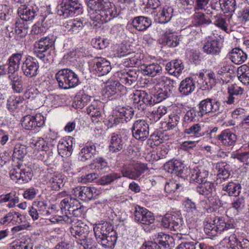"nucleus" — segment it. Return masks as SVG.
Instances as JSON below:
<instances>
[{"label":"nucleus","mask_w":249,"mask_h":249,"mask_svg":"<svg viewBox=\"0 0 249 249\" xmlns=\"http://www.w3.org/2000/svg\"><path fill=\"white\" fill-rule=\"evenodd\" d=\"M91 20L98 23L110 21L117 15L115 6L108 0H86Z\"/></svg>","instance_id":"obj_1"},{"label":"nucleus","mask_w":249,"mask_h":249,"mask_svg":"<svg viewBox=\"0 0 249 249\" xmlns=\"http://www.w3.org/2000/svg\"><path fill=\"white\" fill-rule=\"evenodd\" d=\"M55 78L59 87L65 89L74 88L80 82L77 74L68 68L61 69L57 72Z\"/></svg>","instance_id":"obj_2"},{"label":"nucleus","mask_w":249,"mask_h":249,"mask_svg":"<svg viewBox=\"0 0 249 249\" xmlns=\"http://www.w3.org/2000/svg\"><path fill=\"white\" fill-rule=\"evenodd\" d=\"M162 225L164 228L177 231V233L184 234L182 231L184 224L179 212L167 213L162 218Z\"/></svg>","instance_id":"obj_3"},{"label":"nucleus","mask_w":249,"mask_h":249,"mask_svg":"<svg viewBox=\"0 0 249 249\" xmlns=\"http://www.w3.org/2000/svg\"><path fill=\"white\" fill-rule=\"evenodd\" d=\"M89 69L99 76L108 74L111 70L110 63L106 59L97 57L89 62Z\"/></svg>","instance_id":"obj_4"},{"label":"nucleus","mask_w":249,"mask_h":249,"mask_svg":"<svg viewBox=\"0 0 249 249\" xmlns=\"http://www.w3.org/2000/svg\"><path fill=\"white\" fill-rule=\"evenodd\" d=\"M21 69L25 76L33 78L39 72V63L35 58L28 56L23 61Z\"/></svg>","instance_id":"obj_5"},{"label":"nucleus","mask_w":249,"mask_h":249,"mask_svg":"<svg viewBox=\"0 0 249 249\" xmlns=\"http://www.w3.org/2000/svg\"><path fill=\"white\" fill-rule=\"evenodd\" d=\"M220 105L219 102L211 98L204 99L200 101L198 105L199 110L197 111V115L202 117L208 113L219 111Z\"/></svg>","instance_id":"obj_6"},{"label":"nucleus","mask_w":249,"mask_h":249,"mask_svg":"<svg viewBox=\"0 0 249 249\" xmlns=\"http://www.w3.org/2000/svg\"><path fill=\"white\" fill-rule=\"evenodd\" d=\"M132 132L133 136L136 139L144 141L149 136V125L144 120H138L133 124Z\"/></svg>","instance_id":"obj_7"},{"label":"nucleus","mask_w":249,"mask_h":249,"mask_svg":"<svg viewBox=\"0 0 249 249\" xmlns=\"http://www.w3.org/2000/svg\"><path fill=\"white\" fill-rule=\"evenodd\" d=\"M61 8L65 17L78 15L81 13V4L78 0H62Z\"/></svg>","instance_id":"obj_8"},{"label":"nucleus","mask_w":249,"mask_h":249,"mask_svg":"<svg viewBox=\"0 0 249 249\" xmlns=\"http://www.w3.org/2000/svg\"><path fill=\"white\" fill-rule=\"evenodd\" d=\"M134 215L135 220L142 224L149 225L153 223L155 221L153 213L138 205L135 208Z\"/></svg>","instance_id":"obj_9"},{"label":"nucleus","mask_w":249,"mask_h":249,"mask_svg":"<svg viewBox=\"0 0 249 249\" xmlns=\"http://www.w3.org/2000/svg\"><path fill=\"white\" fill-rule=\"evenodd\" d=\"M44 123V117L41 114H37L35 116L26 115L21 120L23 128L30 130L43 126Z\"/></svg>","instance_id":"obj_10"},{"label":"nucleus","mask_w":249,"mask_h":249,"mask_svg":"<svg viewBox=\"0 0 249 249\" xmlns=\"http://www.w3.org/2000/svg\"><path fill=\"white\" fill-rule=\"evenodd\" d=\"M145 168L144 164L138 163L133 165L124 166L121 169V172L122 177L136 179L143 173Z\"/></svg>","instance_id":"obj_11"},{"label":"nucleus","mask_w":249,"mask_h":249,"mask_svg":"<svg viewBox=\"0 0 249 249\" xmlns=\"http://www.w3.org/2000/svg\"><path fill=\"white\" fill-rule=\"evenodd\" d=\"M114 77L117 78L122 84L129 86L135 84L138 74L135 70H123L116 72Z\"/></svg>","instance_id":"obj_12"},{"label":"nucleus","mask_w":249,"mask_h":249,"mask_svg":"<svg viewBox=\"0 0 249 249\" xmlns=\"http://www.w3.org/2000/svg\"><path fill=\"white\" fill-rule=\"evenodd\" d=\"M124 88L119 79L114 77V74L111 77L106 83L103 90V94L107 97H111L120 91Z\"/></svg>","instance_id":"obj_13"},{"label":"nucleus","mask_w":249,"mask_h":249,"mask_svg":"<svg viewBox=\"0 0 249 249\" xmlns=\"http://www.w3.org/2000/svg\"><path fill=\"white\" fill-rule=\"evenodd\" d=\"M212 34L213 37L211 36H209L210 39L204 43L203 50L208 54L217 55L220 52V43L217 39H215L218 34H216V36L214 33H213Z\"/></svg>","instance_id":"obj_14"},{"label":"nucleus","mask_w":249,"mask_h":249,"mask_svg":"<svg viewBox=\"0 0 249 249\" xmlns=\"http://www.w3.org/2000/svg\"><path fill=\"white\" fill-rule=\"evenodd\" d=\"M190 180L198 184L206 181L209 176V171L205 167L198 166L190 169Z\"/></svg>","instance_id":"obj_15"},{"label":"nucleus","mask_w":249,"mask_h":249,"mask_svg":"<svg viewBox=\"0 0 249 249\" xmlns=\"http://www.w3.org/2000/svg\"><path fill=\"white\" fill-rule=\"evenodd\" d=\"M38 8L36 6L33 7L32 5H20L18 10V13L20 18L25 21L32 20L36 16Z\"/></svg>","instance_id":"obj_16"},{"label":"nucleus","mask_w":249,"mask_h":249,"mask_svg":"<svg viewBox=\"0 0 249 249\" xmlns=\"http://www.w3.org/2000/svg\"><path fill=\"white\" fill-rule=\"evenodd\" d=\"M203 127V125L201 124H194L191 125H188V126L183 127V132L185 135H188L189 139L200 140L205 135Z\"/></svg>","instance_id":"obj_17"},{"label":"nucleus","mask_w":249,"mask_h":249,"mask_svg":"<svg viewBox=\"0 0 249 249\" xmlns=\"http://www.w3.org/2000/svg\"><path fill=\"white\" fill-rule=\"evenodd\" d=\"M213 222L216 224V229L218 233L222 231H230V233H233L234 229V225L230 220L222 216H216L213 220Z\"/></svg>","instance_id":"obj_18"},{"label":"nucleus","mask_w":249,"mask_h":249,"mask_svg":"<svg viewBox=\"0 0 249 249\" xmlns=\"http://www.w3.org/2000/svg\"><path fill=\"white\" fill-rule=\"evenodd\" d=\"M195 80L191 77H188L180 82L178 91L182 96H185L190 95L195 91Z\"/></svg>","instance_id":"obj_19"},{"label":"nucleus","mask_w":249,"mask_h":249,"mask_svg":"<svg viewBox=\"0 0 249 249\" xmlns=\"http://www.w3.org/2000/svg\"><path fill=\"white\" fill-rule=\"evenodd\" d=\"M108 149L109 152L116 153L121 151L124 146V141L121 136L116 133L111 134L109 140Z\"/></svg>","instance_id":"obj_20"},{"label":"nucleus","mask_w":249,"mask_h":249,"mask_svg":"<svg viewBox=\"0 0 249 249\" xmlns=\"http://www.w3.org/2000/svg\"><path fill=\"white\" fill-rule=\"evenodd\" d=\"M88 229L86 225L81 222H78L76 224L72 225L70 231L72 236L82 241L87 237Z\"/></svg>","instance_id":"obj_21"},{"label":"nucleus","mask_w":249,"mask_h":249,"mask_svg":"<svg viewBox=\"0 0 249 249\" xmlns=\"http://www.w3.org/2000/svg\"><path fill=\"white\" fill-rule=\"evenodd\" d=\"M132 95L134 103L140 104V107L144 105H152V95L148 94L145 91L137 90Z\"/></svg>","instance_id":"obj_22"},{"label":"nucleus","mask_w":249,"mask_h":249,"mask_svg":"<svg viewBox=\"0 0 249 249\" xmlns=\"http://www.w3.org/2000/svg\"><path fill=\"white\" fill-rule=\"evenodd\" d=\"M196 191L199 195L204 197L209 198L214 194L215 187L211 181H205L199 184L196 188Z\"/></svg>","instance_id":"obj_23"},{"label":"nucleus","mask_w":249,"mask_h":249,"mask_svg":"<svg viewBox=\"0 0 249 249\" xmlns=\"http://www.w3.org/2000/svg\"><path fill=\"white\" fill-rule=\"evenodd\" d=\"M216 138L223 145L226 146H233L236 142L237 136L230 129H225L217 136Z\"/></svg>","instance_id":"obj_24"},{"label":"nucleus","mask_w":249,"mask_h":249,"mask_svg":"<svg viewBox=\"0 0 249 249\" xmlns=\"http://www.w3.org/2000/svg\"><path fill=\"white\" fill-rule=\"evenodd\" d=\"M97 154L96 146L92 142H87L85 146L81 149L78 155V159L82 161L92 158Z\"/></svg>","instance_id":"obj_25"},{"label":"nucleus","mask_w":249,"mask_h":249,"mask_svg":"<svg viewBox=\"0 0 249 249\" xmlns=\"http://www.w3.org/2000/svg\"><path fill=\"white\" fill-rule=\"evenodd\" d=\"M72 139L69 138L67 140L61 139L57 145L58 153L62 157H68L72 152Z\"/></svg>","instance_id":"obj_26"},{"label":"nucleus","mask_w":249,"mask_h":249,"mask_svg":"<svg viewBox=\"0 0 249 249\" xmlns=\"http://www.w3.org/2000/svg\"><path fill=\"white\" fill-rule=\"evenodd\" d=\"M173 8L171 6L166 5L161 10L157 13L154 17L157 22L165 23L171 20L173 16Z\"/></svg>","instance_id":"obj_27"},{"label":"nucleus","mask_w":249,"mask_h":249,"mask_svg":"<svg viewBox=\"0 0 249 249\" xmlns=\"http://www.w3.org/2000/svg\"><path fill=\"white\" fill-rule=\"evenodd\" d=\"M48 208L47 203L43 201H34L29 210V215L34 220H37L42 214L44 210Z\"/></svg>","instance_id":"obj_28"},{"label":"nucleus","mask_w":249,"mask_h":249,"mask_svg":"<svg viewBox=\"0 0 249 249\" xmlns=\"http://www.w3.org/2000/svg\"><path fill=\"white\" fill-rule=\"evenodd\" d=\"M63 29L68 34H76L81 30L84 26L81 19H73L64 23Z\"/></svg>","instance_id":"obj_29"},{"label":"nucleus","mask_w":249,"mask_h":249,"mask_svg":"<svg viewBox=\"0 0 249 249\" xmlns=\"http://www.w3.org/2000/svg\"><path fill=\"white\" fill-rule=\"evenodd\" d=\"M23 53H17L12 54L8 59V72H17L19 68Z\"/></svg>","instance_id":"obj_30"},{"label":"nucleus","mask_w":249,"mask_h":249,"mask_svg":"<svg viewBox=\"0 0 249 249\" xmlns=\"http://www.w3.org/2000/svg\"><path fill=\"white\" fill-rule=\"evenodd\" d=\"M229 59L235 64H240L247 59V55L241 49L235 48L228 54Z\"/></svg>","instance_id":"obj_31"},{"label":"nucleus","mask_w":249,"mask_h":249,"mask_svg":"<svg viewBox=\"0 0 249 249\" xmlns=\"http://www.w3.org/2000/svg\"><path fill=\"white\" fill-rule=\"evenodd\" d=\"M113 230V226L107 222H104L102 224H99L94 228L95 236L97 239H101L104 238V236L107 235L108 232H110Z\"/></svg>","instance_id":"obj_32"},{"label":"nucleus","mask_w":249,"mask_h":249,"mask_svg":"<svg viewBox=\"0 0 249 249\" xmlns=\"http://www.w3.org/2000/svg\"><path fill=\"white\" fill-rule=\"evenodd\" d=\"M152 20L150 18L144 16H139L135 18L132 25L137 30L142 31L146 30L151 26Z\"/></svg>","instance_id":"obj_33"},{"label":"nucleus","mask_w":249,"mask_h":249,"mask_svg":"<svg viewBox=\"0 0 249 249\" xmlns=\"http://www.w3.org/2000/svg\"><path fill=\"white\" fill-rule=\"evenodd\" d=\"M184 68L182 62L180 60H173L168 62L165 66L166 70L175 76H178L182 72Z\"/></svg>","instance_id":"obj_34"},{"label":"nucleus","mask_w":249,"mask_h":249,"mask_svg":"<svg viewBox=\"0 0 249 249\" xmlns=\"http://www.w3.org/2000/svg\"><path fill=\"white\" fill-rule=\"evenodd\" d=\"M216 4L219 5L224 13L232 14L236 8V0H218Z\"/></svg>","instance_id":"obj_35"},{"label":"nucleus","mask_w":249,"mask_h":249,"mask_svg":"<svg viewBox=\"0 0 249 249\" xmlns=\"http://www.w3.org/2000/svg\"><path fill=\"white\" fill-rule=\"evenodd\" d=\"M100 191L95 187L82 186L81 199L85 201L96 198Z\"/></svg>","instance_id":"obj_36"},{"label":"nucleus","mask_w":249,"mask_h":249,"mask_svg":"<svg viewBox=\"0 0 249 249\" xmlns=\"http://www.w3.org/2000/svg\"><path fill=\"white\" fill-rule=\"evenodd\" d=\"M101 105L100 101L93 99L87 109L88 114L92 118L93 121H96V119L101 117Z\"/></svg>","instance_id":"obj_37"},{"label":"nucleus","mask_w":249,"mask_h":249,"mask_svg":"<svg viewBox=\"0 0 249 249\" xmlns=\"http://www.w3.org/2000/svg\"><path fill=\"white\" fill-rule=\"evenodd\" d=\"M107 235L104 238L97 240L98 242L106 248H112L115 244L117 239V233L114 230L107 233Z\"/></svg>","instance_id":"obj_38"},{"label":"nucleus","mask_w":249,"mask_h":249,"mask_svg":"<svg viewBox=\"0 0 249 249\" xmlns=\"http://www.w3.org/2000/svg\"><path fill=\"white\" fill-rule=\"evenodd\" d=\"M79 205V201L71 196H67L66 198L62 199L60 202V208L62 211L69 212Z\"/></svg>","instance_id":"obj_39"},{"label":"nucleus","mask_w":249,"mask_h":249,"mask_svg":"<svg viewBox=\"0 0 249 249\" xmlns=\"http://www.w3.org/2000/svg\"><path fill=\"white\" fill-rule=\"evenodd\" d=\"M222 190L225 191L230 196H238L241 192V186L239 183L229 182L223 184Z\"/></svg>","instance_id":"obj_40"},{"label":"nucleus","mask_w":249,"mask_h":249,"mask_svg":"<svg viewBox=\"0 0 249 249\" xmlns=\"http://www.w3.org/2000/svg\"><path fill=\"white\" fill-rule=\"evenodd\" d=\"M116 112L117 116H121L123 118V120L125 122L130 121L134 114V109L129 106L119 107L117 109H116Z\"/></svg>","instance_id":"obj_41"},{"label":"nucleus","mask_w":249,"mask_h":249,"mask_svg":"<svg viewBox=\"0 0 249 249\" xmlns=\"http://www.w3.org/2000/svg\"><path fill=\"white\" fill-rule=\"evenodd\" d=\"M162 72V67L158 63H152L144 66L143 73L144 75L154 77Z\"/></svg>","instance_id":"obj_42"},{"label":"nucleus","mask_w":249,"mask_h":249,"mask_svg":"<svg viewBox=\"0 0 249 249\" xmlns=\"http://www.w3.org/2000/svg\"><path fill=\"white\" fill-rule=\"evenodd\" d=\"M238 79L244 85H249V67L247 65H243L237 69V71Z\"/></svg>","instance_id":"obj_43"},{"label":"nucleus","mask_w":249,"mask_h":249,"mask_svg":"<svg viewBox=\"0 0 249 249\" xmlns=\"http://www.w3.org/2000/svg\"><path fill=\"white\" fill-rule=\"evenodd\" d=\"M23 98L20 96H11L7 101L6 107L10 112H14L23 102Z\"/></svg>","instance_id":"obj_44"},{"label":"nucleus","mask_w":249,"mask_h":249,"mask_svg":"<svg viewBox=\"0 0 249 249\" xmlns=\"http://www.w3.org/2000/svg\"><path fill=\"white\" fill-rule=\"evenodd\" d=\"M172 239L170 235L163 233H157L154 235V242H157L160 247L165 248L169 247V243L172 242Z\"/></svg>","instance_id":"obj_45"},{"label":"nucleus","mask_w":249,"mask_h":249,"mask_svg":"<svg viewBox=\"0 0 249 249\" xmlns=\"http://www.w3.org/2000/svg\"><path fill=\"white\" fill-rule=\"evenodd\" d=\"M0 201L2 202H9L8 206L9 208H12L18 203L19 198L16 192L11 191L9 193L1 196Z\"/></svg>","instance_id":"obj_46"},{"label":"nucleus","mask_w":249,"mask_h":249,"mask_svg":"<svg viewBox=\"0 0 249 249\" xmlns=\"http://www.w3.org/2000/svg\"><path fill=\"white\" fill-rule=\"evenodd\" d=\"M55 42V37L53 36H47L40 38L37 45V49L49 50L52 48Z\"/></svg>","instance_id":"obj_47"},{"label":"nucleus","mask_w":249,"mask_h":249,"mask_svg":"<svg viewBox=\"0 0 249 249\" xmlns=\"http://www.w3.org/2000/svg\"><path fill=\"white\" fill-rule=\"evenodd\" d=\"M89 168L96 171H100L108 167V162L103 157H97L94 159L92 162L89 165Z\"/></svg>","instance_id":"obj_48"},{"label":"nucleus","mask_w":249,"mask_h":249,"mask_svg":"<svg viewBox=\"0 0 249 249\" xmlns=\"http://www.w3.org/2000/svg\"><path fill=\"white\" fill-rule=\"evenodd\" d=\"M180 38V36H178L177 34H168L166 32L163 42L169 47H175L179 44Z\"/></svg>","instance_id":"obj_49"},{"label":"nucleus","mask_w":249,"mask_h":249,"mask_svg":"<svg viewBox=\"0 0 249 249\" xmlns=\"http://www.w3.org/2000/svg\"><path fill=\"white\" fill-rule=\"evenodd\" d=\"M211 20L212 21L213 24L216 27L220 28L221 30L227 32L228 30V23L226 22V18H223V15L221 14H217L212 17Z\"/></svg>","instance_id":"obj_50"},{"label":"nucleus","mask_w":249,"mask_h":249,"mask_svg":"<svg viewBox=\"0 0 249 249\" xmlns=\"http://www.w3.org/2000/svg\"><path fill=\"white\" fill-rule=\"evenodd\" d=\"M196 114H197V111L194 108H192L190 110H188L185 114L183 119H182V126L186 127L188 126V125L196 121Z\"/></svg>","instance_id":"obj_51"},{"label":"nucleus","mask_w":249,"mask_h":249,"mask_svg":"<svg viewBox=\"0 0 249 249\" xmlns=\"http://www.w3.org/2000/svg\"><path fill=\"white\" fill-rule=\"evenodd\" d=\"M125 57L124 63L125 66L129 67H135L141 64V60L139 59V55H136L134 53H128L124 55Z\"/></svg>","instance_id":"obj_52"},{"label":"nucleus","mask_w":249,"mask_h":249,"mask_svg":"<svg viewBox=\"0 0 249 249\" xmlns=\"http://www.w3.org/2000/svg\"><path fill=\"white\" fill-rule=\"evenodd\" d=\"M47 22V18L42 20V23L37 22L32 27V33L34 35H41L46 32L48 29L49 25H46Z\"/></svg>","instance_id":"obj_53"},{"label":"nucleus","mask_w":249,"mask_h":249,"mask_svg":"<svg viewBox=\"0 0 249 249\" xmlns=\"http://www.w3.org/2000/svg\"><path fill=\"white\" fill-rule=\"evenodd\" d=\"M121 177V176L119 174L112 172L102 177L98 182L102 185H107Z\"/></svg>","instance_id":"obj_54"},{"label":"nucleus","mask_w":249,"mask_h":249,"mask_svg":"<svg viewBox=\"0 0 249 249\" xmlns=\"http://www.w3.org/2000/svg\"><path fill=\"white\" fill-rule=\"evenodd\" d=\"M47 177L49 182L52 184L54 187L60 188V186L63 184L62 176L58 173H54L53 174L48 173Z\"/></svg>","instance_id":"obj_55"},{"label":"nucleus","mask_w":249,"mask_h":249,"mask_svg":"<svg viewBox=\"0 0 249 249\" xmlns=\"http://www.w3.org/2000/svg\"><path fill=\"white\" fill-rule=\"evenodd\" d=\"M26 154L27 148L25 145L20 143H17L15 145L13 152L14 157L21 160L23 158Z\"/></svg>","instance_id":"obj_56"},{"label":"nucleus","mask_w":249,"mask_h":249,"mask_svg":"<svg viewBox=\"0 0 249 249\" xmlns=\"http://www.w3.org/2000/svg\"><path fill=\"white\" fill-rule=\"evenodd\" d=\"M160 5V2L159 0H147L146 6L145 8V12L154 16L156 13L155 10H156Z\"/></svg>","instance_id":"obj_57"},{"label":"nucleus","mask_w":249,"mask_h":249,"mask_svg":"<svg viewBox=\"0 0 249 249\" xmlns=\"http://www.w3.org/2000/svg\"><path fill=\"white\" fill-rule=\"evenodd\" d=\"M226 163L224 162H218L216 165L215 169L217 170V177L224 176L225 178H229L231 174L226 168Z\"/></svg>","instance_id":"obj_58"},{"label":"nucleus","mask_w":249,"mask_h":249,"mask_svg":"<svg viewBox=\"0 0 249 249\" xmlns=\"http://www.w3.org/2000/svg\"><path fill=\"white\" fill-rule=\"evenodd\" d=\"M174 173L178 176L182 178L185 177L188 173V169L185 167L184 164L178 160H176Z\"/></svg>","instance_id":"obj_59"},{"label":"nucleus","mask_w":249,"mask_h":249,"mask_svg":"<svg viewBox=\"0 0 249 249\" xmlns=\"http://www.w3.org/2000/svg\"><path fill=\"white\" fill-rule=\"evenodd\" d=\"M204 231L206 234L211 237L215 236L218 233L216 229V224L213 222V220L212 222L206 223L204 228Z\"/></svg>","instance_id":"obj_60"},{"label":"nucleus","mask_w":249,"mask_h":249,"mask_svg":"<svg viewBox=\"0 0 249 249\" xmlns=\"http://www.w3.org/2000/svg\"><path fill=\"white\" fill-rule=\"evenodd\" d=\"M231 157L241 162H247L246 164H247L249 160V151L242 152L237 150L232 153Z\"/></svg>","instance_id":"obj_61"},{"label":"nucleus","mask_w":249,"mask_h":249,"mask_svg":"<svg viewBox=\"0 0 249 249\" xmlns=\"http://www.w3.org/2000/svg\"><path fill=\"white\" fill-rule=\"evenodd\" d=\"M169 96V93L168 91L166 90H163L161 89L160 91H159V92L157 94H155L153 95H152V105H153L156 103L160 102L162 100L168 97Z\"/></svg>","instance_id":"obj_62"},{"label":"nucleus","mask_w":249,"mask_h":249,"mask_svg":"<svg viewBox=\"0 0 249 249\" xmlns=\"http://www.w3.org/2000/svg\"><path fill=\"white\" fill-rule=\"evenodd\" d=\"M35 53L36 56L44 63H49L52 60V57L49 55L50 52H48L46 50L38 49Z\"/></svg>","instance_id":"obj_63"},{"label":"nucleus","mask_w":249,"mask_h":249,"mask_svg":"<svg viewBox=\"0 0 249 249\" xmlns=\"http://www.w3.org/2000/svg\"><path fill=\"white\" fill-rule=\"evenodd\" d=\"M91 43L94 48L98 49H103L108 46L109 41L107 39L99 37L93 39Z\"/></svg>","instance_id":"obj_64"}]
</instances>
